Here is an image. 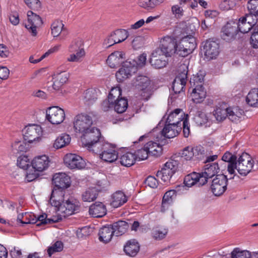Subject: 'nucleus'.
Segmentation results:
<instances>
[{"instance_id": "obj_34", "label": "nucleus", "mask_w": 258, "mask_h": 258, "mask_svg": "<svg viewBox=\"0 0 258 258\" xmlns=\"http://www.w3.org/2000/svg\"><path fill=\"white\" fill-rule=\"evenodd\" d=\"M237 157L231 153L227 152L222 156V161L228 163L227 170L230 174L235 173L234 167L236 162Z\"/></svg>"}, {"instance_id": "obj_63", "label": "nucleus", "mask_w": 258, "mask_h": 258, "mask_svg": "<svg viewBox=\"0 0 258 258\" xmlns=\"http://www.w3.org/2000/svg\"><path fill=\"white\" fill-rule=\"evenodd\" d=\"M80 49H84L83 47V42L81 39L76 40L72 42L69 48L70 52L79 51Z\"/></svg>"}, {"instance_id": "obj_12", "label": "nucleus", "mask_w": 258, "mask_h": 258, "mask_svg": "<svg viewBox=\"0 0 258 258\" xmlns=\"http://www.w3.org/2000/svg\"><path fill=\"white\" fill-rule=\"evenodd\" d=\"M177 45L173 37L167 36L162 40L160 48L156 49L161 50V53L164 54L166 57L169 56L175 53H177Z\"/></svg>"}, {"instance_id": "obj_35", "label": "nucleus", "mask_w": 258, "mask_h": 258, "mask_svg": "<svg viewBox=\"0 0 258 258\" xmlns=\"http://www.w3.org/2000/svg\"><path fill=\"white\" fill-rule=\"evenodd\" d=\"M127 201V198L123 192L117 191L112 196L111 205L114 208L120 207Z\"/></svg>"}, {"instance_id": "obj_47", "label": "nucleus", "mask_w": 258, "mask_h": 258, "mask_svg": "<svg viewBox=\"0 0 258 258\" xmlns=\"http://www.w3.org/2000/svg\"><path fill=\"white\" fill-rule=\"evenodd\" d=\"M163 2V0H139L138 5L144 9L150 10L154 9Z\"/></svg>"}, {"instance_id": "obj_5", "label": "nucleus", "mask_w": 258, "mask_h": 258, "mask_svg": "<svg viewBox=\"0 0 258 258\" xmlns=\"http://www.w3.org/2000/svg\"><path fill=\"white\" fill-rule=\"evenodd\" d=\"M234 170L237 169L238 173L242 175H247L251 170L253 166V161L249 154L243 153L235 163Z\"/></svg>"}, {"instance_id": "obj_40", "label": "nucleus", "mask_w": 258, "mask_h": 258, "mask_svg": "<svg viewBox=\"0 0 258 258\" xmlns=\"http://www.w3.org/2000/svg\"><path fill=\"white\" fill-rule=\"evenodd\" d=\"M246 102L250 106L258 107V88L249 91L246 97Z\"/></svg>"}, {"instance_id": "obj_9", "label": "nucleus", "mask_w": 258, "mask_h": 258, "mask_svg": "<svg viewBox=\"0 0 258 258\" xmlns=\"http://www.w3.org/2000/svg\"><path fill=\"white\" fill-rule=\"evenodd\" d=\"M179 71L181 73L175 78L172 84L173 91L175 94L182 93L187 81V67L182 64Z\"/></svg>"}, {"instance_id": "obj_22", "label": "nucleus", "mask_w": 258, "mask_h": 258, "mask_svg": "<svg viewBox=\"0 0 258 258\" xmlns=\"http://www.w3.org/2000/svg\"><path fill=\"white\" fill-rule=\"evenodd\" d=\"M52 181L57 189H63L68 188L71 184L70 177L64 173H55L52 178Z\"/></svg>"}, {"instance_id": "obj_19", "label": "nucleus", "mask_w": 258, "mask_h": 258, "mask_svg": "<svg viewBox=\"0 0 258 258\" xmlns=\"http://www.w3.org/2000/svg\"><path fill=\"white\" fill-rule=\"evenodd\" d=\"M238 32L237 22H229L222 28V37L226 41L230 40L234 38Z\"/></svg>"}, {"instance_id": "obj_32", "label": "nucleus", "mask_w": 258, "mask_h": 258, "mask_svg": "<svg viewBox=\"0 0 258 258\" xmlns=\"http://www.w3.org/2000/svg\"><path fill=\"white\" fill-rule=\"evenodd\" d=\"M114 234V232L112 226H104L102 227L99 232V239L100 241L104 243L109 242Z\"/></svg>"}, {"instance_id": "obj_56", "label": "nucleus", "mask_w": 258, "mask_h": 258, "mask_svg": "<svg viewBox=\"0 0 258 258\" xmlns=\"http://www.w3.org/2000/svg\"><path fill=\"white\" fill-rule=\"evenodd\" d=\"M18 166L24 170H27L30 167L31 162L27 156H21L17 159Z\"/></svg>"}, {"instance_id": "obj_10", "label": "nucleus", "mask_w": 258, "mask_h": 258, "mask_svg": "<svg viewBox=\"0 0 258 258\" xmlns=\"http://www.w3.org/2000/svg\"><path fill=\"white\" fill-rule=\"evenodd\" d=\"M135 63V61H130L129 59L123 63L121 68L116 73L118 81H123L137 72L136 67L134 64Z\"/></svg>"}, {"instance_id": "obj_15", "label": "nucleus", "mask_w": 258, "mask_h": 258, "mask_svg": "<svg viewBox=\"0 0 258 258\" xmlns=\"http://www.w3.org/2000/svg\"><path fill=\"white\" fill-rule=\"evenodd\" d=\"M65 165L71 169H82L85 167V162L83 158L75 154H68L63 159Z\"/></svg>"}, {"instance_id": "obj_36", "label": "nucleus", "mask_w": 258, "mask_h": 258, "mask_svg": "<svg viewBox=\"0 0 258 258\" xmlns=\"http://www.w3.org/2000/svg\"><path fill=\"white\" fill-rule=\"evenodd\" d=\"M227 109L228 107L224 103L217 105L213 112L216 119L218 121L225 119L227 116Z\"/></svg>"}, {"instance_id": "obj_38", "label": "nucleus", "mask_w": 258, "mask_h": 258, "mask_svg": "<svg viewBox=\"0 0 258 258\" xmlns=\"http://www.w3.org/2000/svg\"><path fill=\"white\" fill-rule=\"evenodd\" d=\"M71 137L67 134H62L58 136L54 141L53 147L58 149L68 145L71 142Z\"/></svg>"}, {"instance_id": "obj_60", "label": "nucleus", "mask_w": 258, "mask_h": 258, "mask_svg": "<svg viewBox=\"0 0 258 258\" xmlns=\"http://www.w3.org/2000/svg\"><path fill=\"white\" fill-rule=\"evenodd\" d=\"M237 5L235 0H224L220 4V8L223 11L233 9Z\"/></svg>"}, {"instance_id": "obj_33", "label": "nucleus", "mask_w": 258, "mask_h": 258, "mask_svg": "<svg viewBox=\"0 0 258 258\" xmlns=\"http://www.w3.org/2000/svg\"><path fill=\"white\" fill-rule=\"evenodd\" d=\"M140 249L138 242L135 239L128 240L124 246V251L125 253L130 256H135Z\"/></svg>"}, {"instance_id": "obj_62", "label": "nucleus", "mask_w": 258, "mask_h": 258, "mask_svg": "<svg viewBox=\"0 0 258 258\" xmlns=\"http://www.w3.org/2000/svg\"><path fill=\"white\" fill-rule=\"evenodd\" d=\"M204 79V75L202 72L197 73V75L194 76L193 78L190 80V83L193 87H196L198 85L203 86V83Z\"/></svg>"}, {"instance_id": "obj_55", "label": "nucleus", "mask_w": 258, "mask_h": 258, "mask_svg": "<svg viewBox=\"0 0 258 258\" xmlns=\"http://www.w3.org/2000/svg\"><path fill=\"white\" fill-rule=\"evenodd\" d=\"M64 25L61 21L56 20L51 25V33L54 37L58 36L62 30Z\"/></svg>"}, {"instance_id": "obj_58", "label": "nucleus", "mask_w": 258, "mask_h": 258, "mask_svg": "<svg viewBox=\"0 0 258 258\" xmlns=\"http://www.w3.org/2000/svg\"><path fill=\"white\" fill-rule=\"evenodd\" d=\"M237 24L238 26V31L242 33H247L252 28L246 21L243 20L242 17L239 19Z\"/></svg>"}, {"instance_id": "obj_64", "label": "nucleus", "mask_w": 258, "mask_h": 258, "mask_svg": "<svg viewBox=\"0 0 258 258\" xmlns=\"http://www.w3.org/2000/svg\"><path fill=\"white\" fill-rule=\"evenodd\" d=\"M195 119L196 123L200 125L205 124L209 121L207 115L203 112H199L198 115L195 116Z\"/></svg>"}, {"instance_id": "obj_31", "label": "nucleus", "mask_w": 258, "mask_h": 258, "mask_svg": "<svg viewBox=\"0 0 258 258\" xmlns=\"http://www.w3.org/2000/svg\"><path fill=\"white\" fill-rule=\"evenodd\" d=\"M191 93L192 100L196 103L202 102L206 96V91L203 86L198 85L194 87Z\"/></svg>"}, {"instance_id": "obj_41", "label": "nucleus", "mask_w": 258, "mask_h": 258, "mask_svg": "<svg viewBox=\"0 0 258 258\" xmlns=\"http://www.w3.org/2000/svg\"><path fill=\"white\" fill-rule=\"evenodd\" d=\"M175 172V171H173L172 169L168 168V167L164 165L162 169L157 172L156 176L158 178H161L164 182H168Z\"/></svg>"}, {"instance_id": "obj_21", "label": "nucleus", "mask_w": 258, "mask_h": 258, "mask_svg": "<svg viewBox=\"0 0 258 258\" xmlns=\"http://www.w3.org/2000/svg\"><path fill=\"white\" fill-rule=\"evenodd\" d=\"M165 55L161 53V50H155L151 54L150 62L156 69H161L165 67L167 60L165 59Z\"/></svg>"}, {"instance_id": "obj_51", "label": "nucleus", "mask_w": 258, "mask_h": 258, "mask_svg": "<svg viewBox=\"0 0 258 258\" xmlns=\"http://www.w3.org/2000/svg\"><path fill=\"white\" fill-rule=\"evenodd\" d=\"M97 99V94L96 90L93 89L87 90L84 94V99L85 102L88 104L94 102Z\"/></svg>"}, {"instance_id": "obj_24", "label": "nucleus", "mask_w": 258, "mask_h": 258, "mask_svg": "<svg viewBox=\"0 0 258 258\" xmlns=\"http://www.w3.org/2000/svg\"><path fill=\"white\" fill-rule=\"evenodd\" d=\"M70 77V74L67 72H56L52 76L54 80L52 85L53 89L55 90H59L61 87L66 83Z\"/></svg>"}, {"instance_id": "obj_25", "label": "nucleus", "mask_w": 258, "mask_h": 258, "mask_svg": "<svg viewBox=\"0 0 258 258\" xmlns=\"http://www.w3.org/2000/svg\"><path fill=\"white\" fill-rule=\"evenodd\" d=\"M175 123H166L161 131L163 136L167 138H173L176 137L181 131L180 125L175 124Z\"/></svg>"}, {"instance_id": "obj_52", "label": "nucleus", "mask_w": 258, "mask_h": 258, "mask_svg": "<svg viewBox=\"0 0 258 258\" xmlns=\"http://www.w3.org/2000/svg\"><path fill=\"white\" fill-rule=\"evenodd\" d=\"M12 150L14 153L26 152L27 150V145L24 141H15L12 144Z\"/></svg>"}, {"instance_id": "obj_13", "label": "nucleus", "mask_w": 258, "mask_h": 258, "mask_svg": "<svg viewBox=\"0 0 258 258\" xmlns=\"http://www.w3.org/2000/svg\"><path fill=\"white\" fill-rule=\"evenodd\" d=\"M128 35V32L125 29L116 30L104 40V45L106 47H109L114 44L123 41Z\"/></svg>"}, {"instance_id": "obj_8", "label": "nucleus", "mask_w": 258, "mask_h": 258, "mask_svg": "<svg viewBox=\"0 0 258 258\" xmlns=\"http://www.w3.org/2000/svg\"><path fill=\"white\" fill-rule=\"evenodd\" d=\"M228 178L223 174L217 175L212 180L211 184V190L215 196H220L226 191Z\"/></svg>"}, {"instance_id": "obj_44", "label": "nucleus", "mask_w": 258, "mask_h": 258, "mask_svg": "<svg viewBox=\"0 0 258 258\" xmlns=\"http://www.w3.org/2000/svg\"><path fill=\"white\" fill-rule=\"evenodd\" d=\"M120 164L126 167H130L134 165L137 160L135 155L131 152H127L122 155L120 158Z\"/></svg>"}, {"instance_id": "obj_37", "label": "nucleus", "mask_w": 258, "mask_h": 258, "mask_svg": "<svg viewBox=\"0 0 258 258\" xmlns=\"http://www.w3.org/2000/svg\"><path fill=\"white\" fill-rule=\"evenodd\" d=\"M176 191L173 189L169 190L165 192L163 197L161 209V211L162 212H165L169 205L172 203L173 199L176 196Z\"/></svg>"}, {"instance_id": "obj_48", "label": "nucleus", "mask_w": 258, "mask_h": 258, "mask_svg": "<svg viewBox=\"0 0 258 258\" xmlns=\"http://www.w3.org/2000/svg\"><path fill=\"white\" fill-rule=\"evenodd\" d=\"M168 232L167 228L164 227H158L153 229L152 235L155 240H160L165 238Z\"/></svg>"}, {"instance_id": "obj_30", "label": "nucleus", "mask_w": 258, "mask_h": 258, "mask_svg": "<svg viewBox=\"0 0 258 258\" xmlns=\"http://www.w3.org/2000/svg\"><path fill=\"white\" fill-rule=\"evenodd\" d=\"M145 146L148 156L158 157L162 153V147L159 143L150 141L147 143Z\"/></svg>"}, {"instance_id": "obj_2", "label": "nucleus", "mask_w": 258, "mask_h": 258, "mask_svg": "<svg viewBox=\"0 0 258 258\" xmlns=\"http://www.w3.org/2000/svg\"><path fill=\"white\" fill-rule=\"evenodd\" d=\"M196 46V39L191 34L184 35L177 43V54L185 57L192 53Z\"/></svg>"}, {"instance_id": "obj_61", "label": "nucleus", "mask_w": 258, "mask_h": 258, "mask_svg": "<svg viewBox=\"0 0 258 258\" xmlns=\"http://www.w3.org/2000/svg\"><path fill=\"white\" fill-rule=\"evenodd\" d=\"M243 20L246 21L249 25L252 27H256V25L258 21V16H255L249 12L248 14H246L244 16L242 17Z\"/></svg>"}, {"instance_id": "obj_11", "label": "nucleus", "mask_w": 258, "mask_h": 258, "mask_svg": "<svg viewBox=\"0 0 258 258\" xmlns=\"http://www.w3.org/2000/svg\"><path fill=\"white\" fill-rule=\"evenodd\" d=\"M46 119L53 124H59L65 118L64 110L58 106H52L46 110Z\"/></svg>"}, {"instance_id": "obj_6", "label": "nucleus", "mask_w": 258, "mask_h": 258, "mask_svg": "<svg viewBox=\"0 0 258 258\" xmlns=\"http://www.w3.org/2000/svg\"><path fill=\"white\" fill-rule=\"evenodd\" d=\"M23 138L28 143L39 141L43 135V130L40 125L29 124L23 130Z\"/></svg>"}, {"instance_id": "obj_3", "label": "nucleus", "mask_w": 258, "mask_h": 258, "mask_svg": "<svg viewBox=\"0 0 258 258\" xmlns=\"http://www.w3.org/2000/svg\"><path fill=\"white\" fill-rule=\"evenodd\" d=\"M98 152H93L99 154L100 158L107 162H113L118 158L116 146L108 143L103 142L98 148Z\"/></svg>"}, {"instance_id": "obj_50", "label": "nucleus", "mask_w": 258, "mask_h": 258, "mask_svg": "<svg viewBox=\"0 0 258 258\" xmlns=\"http://www.w3.org/2000/svg\"><path fill=\"white\" fill-rule=\"evenodd\" d=\"M251 254L252 252L248 250L235 248L231 252V258H251Z\"/></svg>"}, {"instance_id": "obj_29", "label": "nucleus", "mask_w": 258, "mask_h": 258, "mask_svg": "<svg viewBox=\"0 0 258 258\" xmlns=\"http://www.w3.org/2000/svg\"><path fill=\"white\" fill-rule=\"evenodd\" d=\"M106 209L105 205L101 202H96L89 208V214L94 217H102L106 215Z\"/></svg>"}, {"instance_id": "obj_54", "label": "nucleus", "mask_w": 258, "mask_h": 258, "mask_svg": "<svg viewBox=\"0 0 258 258\" xmlns=\"http://www.w3.org/2000/svg\"><path fill=\"white\" fill-rule=\"evenodd\" d=\"M63 244L60 241H57L47 248V253L51 256L55 252H60L63 250Z\"/></svg>"}, {"instance_id": "obj_18", "label": "nucleus", "mask_w": 258, "mask_h": 258, "mask_svg": "<svg viewBox=\"0 0 258 258\" xmlns=\"http://www.w3.org/2000/svg\"><path fill=\"white\" fill-rule=\"evenodd\" d=\"M137 85L141 90V95L143 99L148 100L151 94L150 80L144 76H139L137 78Z\"/></svg>"}, {"instance_id": "obj_20", "label": "nucleus", "mask_w": 258, "mask_h": 258, "mask_svg": "<svg viewBox=\"0 0 258 258\" xmlns=\"http://www.w3.org/2000/svg\"><path fill=\"white\" fill-rule=\"evenodd\" d=\"M205 55L209 59L215 58L219 53V45L214 41L207 40L204 45Z\"/></svg>"}, {"instance_id": "obj_39", "label": "nucleus", "mask_w": 258, "mask_h": 258, "mask_svg": "<svg viewBox=\"0 0 258 258\" xmlns=\"http://www.w3.org/2000/svg\"><path fill=\"white\" fill-rule=\"evenodd\" d=\"M114 234L119 236L125 233L128 228V225L127 222L123 221H119L111 225Z\"/></svg>"}, {"instance_id": "obj_43", "label": "nucleus", "mask_w": 258, "mask_h": 258, "mask_svg": "<svg viewBox=\"0 0 258 258\" xmlns=\"http://www.w3.org/2000/svg\"><path fill=\"white\" fill-rule=\"evenodd\" d=\"M175 172V171H173L172 169L168 168V167L164 165L162 169L157 172L156 176L158 178H161L164 182H168Z\"/></svg>"}, {"instance_id": "obj_53", "label": "nucleus", "mask_w": 258, "mask_h": 258, "mask_svg": "<svg viewBox=\"0 0 258 258\" xmlns=\"http://www.w3.org/2000/svg\"><path fill=\"white\" fill-rule=\"evenodd\" d=\"M76 53L71 54L67 57V61L69 62H80L83 57L85 55L84 49H80L79 51H76Z\"/></svg>"}, {"instance_id": "obj_59", "label": "nucleus", "mask_w": 258, "mask_h": 258, "mask_svg": "<svg viewBox=\"0 0 258 258\" xmlns=\"http://www.w3.org/2000/svg\"><path fill=\"white\" fill-rule=\"evenodd\" d=\"M247 8L249 13L258 16V0H249L247 4Z\"/></svg>"}, {"instance_id": "obj_23", "label": "nucleus", "mask_w": 258, "mask_h": 258, "mask_svg": "<svg viewBox=\"0 0 258 258\" xmlns=\"http://www.w3.org/2000/svg\"><path fill=\"white\" fill-rule=\"evenodd\" d=\"M50 161L48 156L41 155L36 157L31 162L32 167L35 171L42 172L47 169Z\"/></svg>"}, {"instance_id": "obj_28", "label": "nucleus", "mask_w": 258, "mask_h": 258, "mask_svg": "<svg viewBox=\"0 0 258 258\" xmlns=\"http://www.w3.org/2000/svg\"><path fill=\"white\" fill-rule=\"evenodd\" d=\"M185 114L181 109H176L171 112L166 120V123H175V124L181 125V121L185 118Z\"/></svg>"}, {"instance_id": "obj_42", "label": "nucleus", "mask_w": 258, "mask_h": 258, "mask_svg": "<svg viewBox=\"0 0 258 258\" xmlns=\"http://www.w3.org/2000/svg\"><path fill=\"white\" fill-rule=\"evenodd\" d=\"M175 172V171H173L172 169L168 168V167L164 165L162 169L157 172L156 176L158 178H161L164 182H168Z\"/></svg>"}, {"instance_id": "obj_7", "label": "nucleus", "mask_w": 258, "mask_h": 258, "mask_svg": "<svg viewBox=\"0 0 258 258\" xmlns=\"http://www.w3.org/2000/svg\"><path fill=\"white\" fill-rule=\"evenodd\" d=\"M92 118L85 114H79L74 119V128L76 132L83 134L92 127Z\"/></svg>"}, {"instance_id": "obj_27", "label": "nucleus", "mask_w": 258, "mask_h": 258, "mask_svg": "<svg viewBox=\"0 0 258 258\" xmlns=\"http://www.w3.org/2000/svg\"><path fill=\"white\" fill-rule=\"evenodd\" d=\"M124 55V54L121 51H114L108 56L106 62L110 68H116L122 61Z\"/></svg>"}, {"instance_id": "obj_49", "label": "nucleus", "mask_w": 258, "mask_h": 258, "mask_svg": "<svg viewBox=\"0 0 258 258\" xmlns=\"http://www.w3.org/2000/svg\"><path fill=\"white\" fill-rule=\"evenodd\" d=\"M97 196V191L95 187L87 189L82 194V200L84 202H91L95 200Z\"/></svg>"}, {"instance_id": "obj_26", "label": "nucleus", "mask_w": 258, "mask_h": 258, "mask_svg": "<svg viewBox=\"0 0 258 258\" xmlns=\"http://www.w3.org/2000/svg\"><path fill=\"white\" fill-rule=\"evenodd\" d=\"M220 167L218 162L209 163L205 166L204 172H201L202 176H204L208 181V178H211L217 175L219 172Z\"/></svg>"}, {"instance_id": "obj_57", "label": "nucleus", "mask_w": 258, "mask_h": 258, "mask_svg": "<svg viewBox=\"0 0 258 258\" xmlns=\"http://www.w3.org/2000/svg\"><path fill=\"white\" fill-rule=\"evenodd\" d=\"M121 95V90L119 87L112 88L108 96L109 99L111 103H114V101L119 99Z\"/></svg>"}, {"instance_id": "obj_4", "label": "nucleus", "mask_w": 258, "mask_h": 258, "mask_svg": "<svg viewBox=\"0 0 258 258\" xmlns=\"http://www.w3.org/2000/svg\"><path fill=\"white\" fill-rule=\"evenodd\" d=\"M79 207L80 203L77 199L73 197L69 198L58 208L57 213L59 217L58 218V220H61L62 218L73 214L79 210Z\"/></svg>"}, {"instance_id": "obj_46", "label": "nucleus", "mask_w": 258, "mask_h": 258, "mask_svg": "<svg viewBox=\"0 0 258 258\" xmlns=\"http://www.w3.org/2000/svg\"><path fill=\"white\" fill-rule=\"evenodd\" d=\"M128 106V102L125 98L120 97L119 99L114 102L113 107L114 110L118 113H122L127 109Z\"/></svg>"}, {"instance_id": "obj_45", "label": "nucleus", "mask_w": 258, "mask_h": 258, "mask_svg": "<svg viewBox=\"0 0 258 258\" xmlns=\"http://www.w3.org/2000/svg\"><path fill=\"white\" fill-rule=\"evenodd\" d=\"M227 117L233 122H236L241 117L243 111L238 107H228Z\"/></svg>"}, {"instance_id": "obj_1", "label": "nucleus", "mask_w": 258, "mask_h": 258, "mask_svg": "<svg viewBox=\"0 0 258 258\" xmlns=\"http://www.w3.org/2000/svg\"><path fill=\"white\" fill-rule=\"evenodd\" d=\"M101 133L99 129L92 126L82 134L81 141L83 145L92 152H98L100 145L103 142L100 140Z\"/></svg>"}, {"instance_id": "obj_17", "label": "nucleus", "mask_w": 258, "mask_h": 258, "mask_svg": "<svg viewBox=\"0 0 258 258\" xmlns=\"http://www.w3.org/2000/svg\"><path fill=\"white\" fill-rule=\"evenodd\" d=\"M65 190L61 189L52 190L49 200L50 204L55 208V210L58 212V208L62 206L64 201Z\"/></svg>"}, {"instance_id": "obj_14", "label": "nucleus", "mask_w": 258, "mask_h": 258, "mask_svg": "<svg viewBox=\"0 0 258 258\" xmlns=\"http://www.w3.org/2000/svg\"><path fill=\"white\" fill-rule=\"evenodd\" d=\"M27 17L28 21L25 24V27L32 36H35L37 34V28L42 24L41 18L31 11L27 12Z\"/></svg>"}, {"instance_id": "obj_16", "label": "nucleus", "mask_w": 258, "mask_h": 258, "mask_svg": "<svg viewBox=\"0 0 258 258\" xmlns=\"http://www.w3.org/2000/svg\"><path fill=\"white\" fill-rule=\"evenodd\" d=\"M207 183V180L201 173L193 172L185 176L184 183L187 187H191L195 185L201 186Z\"/></svg>"}]
</instances>
